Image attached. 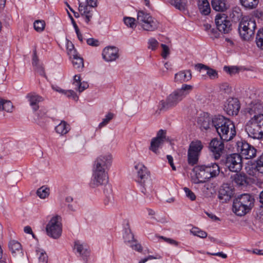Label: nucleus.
Listing matches in <instances>:
<instances>
[{"mask_svg":"<svg viewBox=\"0 0 263 263\" xmlns=\"http://www.w3.org/2000/svg\"><path fill=\"white\" fill-rule=\"evenodd\" d=\"M193 86L186 84L182 85L180 88L177 89L166 97L165 99L161 100L158 105L156 112L166 111L176 107L193 89Z\"/></svg>","mask_w":263,"mask_h":263,"instance_id":"obj_1","label":"nucleus"},{"mask_svg":"<svg viewBox=\"0 0 263 263\" xmlns=\"http://www.w3.org/2000/svg\"><path fill=\"white\" fill-rule=\"evenodd\" d=\"M213 123L214 129L222 141H230L235 137L236 132L234 123L229 118L223 116H216Z\"/></svg>","mask_w":263,"mask_h":263,"instance_id":"obj_2","label":"nucleus"},{"mask_svg":"<svg viewBox=\"0 0 263 263\" xmlns=\"http://www.w3.org/2000/svg\"><path fill=\"white\" fill-rule=\"evenodd\" d=\"M193 171L195 174V178L193 179L194 182L197 184L217 176L219 174V167L217 163H213L196 166Z\"/></svg>","mask_w":263,"mask_h":263,"instance_id":"obj_3","label":"nucleus"},{"mask_svg":"<svg viewBox=\"0 0 263 263\" xmlns=\"http://www.w3.org/2000/svg\"><path fill=\"white\" fill-rule=\"evenodd\" d=\"M136 170V181L140 184L141 191L145 195H148L152 192V182L150 178V173L142 164L138 163L135 165Z\"/></svg>","mask_w":263,"mask_h":263,"instance_id":"obj_4","label":"nucleus"},{"mask_svg":"<svg viewBox=\"0 0 263 263\" xmlns=\"http://www.w3.org/2000/svg\"><path fill=\"white\" fill-rule=\"evenodd\" d=\"M245 130L253 139H260L263 136V114L254 115L247 122Z\"/></svg>","mask_w":263,"mask_h":263,"instance_id":"obj_5","label":"nucleus"},{"mask_svg":"<svg viewBox=\"0 0 263 263\" xmlns=\"http://www.w3.org/2000/svg\"><path fill=\"white\" fill-rule=\"evenodd\" d=\"M254 201V198L250 194L240 195L234 200L233 211L238 216H243L253 208Z\"/></svg>","mask_w":263,"mask_h":263,"instance_id":"obj_6","label":"nucleus"},{"mask_svg":"<svg viewBox=\"0 0 263 263\" xmlns=\"http://www.w3.org/2000/svg\"><path fill=\"white\" fill-rule=\"evenodd\" d=\"M256 28V24L254 19L243 17L238 27L240 36L244 40H250L254 36Z\"/></svg>","mask_w":263,"mask_h":263,"instance_id":"obj_7","label":"nucleus"},{"mask_svg":"<svg viewBox=\"0 0 263 263\" xmlns=\"http://www.w3.org/2000/svg\"><path fill=\"white\" fill-rule=\"evenodd\" d=\"M137 23L146 31H153L158 27V23L149 13L140 11L137 14Z\"/></svg>","mask_w":263,"mask_h":263,"instance_id":"obj_8","label":"nucleus"},{"mask_svg":"<svg viewBox=\"0 0 263 263\" xmlns=\"http://www.w3.org/2000/svg\"><path fill=\"white\" fill-rule=\"evenodd\" d=\"M203 147L202 142L198 140L192 141L187 151V162L191 165L196 164Z\"/></svg>","mask_w":263,"mask_h":263,"instance_id":"obj_9","label":"nucleus"},{"mask_svg":"<svg viewBox=\"0 0 263 263\" xmlns=\"http://www.w3.org/2000/svg\"><path fill=\"white\" fill-rule=\"evenodd\" d=\"M61 218L59 216L53 217L46 226L47 235L54 239H57L61 235L62 226L61 221Z\"/></svg>","mask_w":263,"mask_h":263,"instance_id":"obj_10","label":"nucleus"},{"mask_svg":"<svg viewBox=\"0 0 263 263\" xmlns=\"http://www.w3.org/2000/svg\"><path fill=\"white\" fill-rule=\"evenodd\" d=\"M112 159L110 153L102 154L95 160L92 168L108 171L111 166Z\"/></svg>","mask_w":263,"mask_h":263,"instance_id":"obj_11","label":"nucleus"},{"mask_svg":"<svg viewBox=\"0 0 263 263\" xmlns=\"http://www.w3.org/2000/svg\"><path fill=\"white\" fill-rule=\"evenodd\" d=\"M236 151L241 154V158L249 159L255 157L256 155V149L252 145L243 140L236 142Z\"/></svg>","mask_w":263,"mask_h":263,"instance_id":"obj_12","label":"nucleus"},{"mask_svg":"<svg viewBox=\"0 0 263 263\" xmlns=\"http://www.w3.org/2000/svg\"><path fill=\"white\" fill-rule=\"evenodd\" d=\"M86 5H84L79 2V11L86 23L89 24L93 16V11L91 8L97 6V0H86Z\"/></svg>","mask_w":263,"mask_h":263,"instance_id":"obj_13","label":"nucleus"},{"mask_svg":"<svg viewBox=\"0 0 263 263\" xmlns=\"http://www.w3.org/2000/svg\"><path fill=\"white\" fill-rule=\"evenodd\" d=\"M108 172L92 168V175L90 185L95 188L105 184L108 181Z\"/></svg>","mask_w":263,"mask_h":263,"instance_id":"obj_14","label":"nucleus"},{"mask_svg":"<svg viewBox=\"0 0 263 263\" xmlns=\"http://www.w3.org/2000/svg\"><path fill=\"white\" fill-rule=\"evenodd\" d=\"M225 165L232 172H239L242 166L241 156L236 153L227 156Z\"/></svg>","mask_w":263,"mask_h":263,"instance_id":"obj_15","label":"nucleus"},{"mask_svg":"<svg viewBox=\"0 0 263 263\" xmlns=\"http://www.w3.org/2000/svg\"><path fill=\"white\" fill-rule=\"evenodd\" d=\"M215 23L218 30L223 33H228L231 30V23L224 14H218L216 16Z\"/></svg>","mask_w":263,"mask_h":263,"instance_id":"obj_16","label":"nucleus"},{"mask_svg":"<svg viewBox=\"0 0 263 263\" xmlns=\"http://www.w3.org/2000/svg\"><path fill=\"white\" fill-rule=\"evenodd\" d=\"M223 142L220 139L214 138L210 143V151L212 153L215 159H219L223 153L224 147Z\"/></svg>","mask_w":263,"mask_h":263,"instance_id":"obj_17","label":"nucleus"},{"mask_svg":"<svg viewBox=\"0 0 263 263\" xmlns=\"http://www.w3.org/2000/svg\"><path fill=\"white\" fill-rule=\"evenodd\" d=\"M240 108V103L236 98H230L227 100L224 109L230 116L237 115Z\"/></svg>","mask_w":263,"mask_h":263,"instance_id":"obj_18","label":"nucleus"},{"mask_svg":"<svg viewBox=\"0 0 263 263\" xmlns=\"http://www.w3.org/2000/svg\"><path fill=\"white\" fill-rule=\"evenodd\" d=\"M246 171L249 175L256 178L260 174H263V154L257 159L256 165L246 167Z\"/></svg>","mask_w":263,"mask_h":263,"instance_id":"obj_19","label":"nucleus"},{"mask_svg":"<svg viewBox=\"0 0 263 263\" xmlns=\"http://www.w3.org/2000/svg\"><path fill=\"white\" fill-rule=\"evenodd\" d=\"M102 57L107 62L115 61L119 57L118 49L114 46L106 47L103 50Z\"/></svg>","mask_w":263,"mask_h":263,"instance_id":"obj_20","label":"nucleus"},{"mask_svg":"<svg viewBox=\"0 0 263 263\" xmlns=\"http://www.w3.org/2000/svg\"><path fill=\"white\" fill-rule=\"evenodd\" d=\"M247 110L251 115L260 114L263 110V102L258 99L254 100L249 105Z\"/></svg>","mask_w":263,"mask_h":263,"instance_id":"obj_21","label":"nucleus"},{"mask_svg":"<svg viewBox=\"0 0 263 263\" xmlns=\"http://www.w3.org/2000/svg\"><path fill=\"white\" fill-rule=\"evenodd\" d=\"M26 97L29 102L30 105L34 111H36L39 109V106L38 104L44 100L42 97L35 92L28 93Z\"/></svg>","mask_w":263,"mask_h":263,"instance_id":"obj_22","label":"nucleus"},{"mask_svg":"<svg viewBox=\"0 0 263 263\" xmlns=\"http://www.w3.org/2000/svg\"><path fill=\"white\" fill-rule=\"evenodd\" d=\"M233 191L231 187L227 184L223 185L219 190L218 198L220 200H222L226 202L231 199L233 196Z\"/></svg>","mask_w":263,"mask_h":263,"instance_id":"obj_23","label":"nucleus"},{"mask_svg":"<svg viewBox=\"0 0 263 263\" xmlns=\"http://www.w3.org/2000/svg\"><path fill=\"white\" fill-rule=\"evenodd\" d=\"M192 79V72L190 70H181L175 74L174 81L176 83H184Z\"/></svg>","mask_w":263,"mask_h":263,"instance_id":"obj_24","label":"nucleus"},{"mask_svg":"<svg viewBox=\"0 0 263 263\" xmlns=\"http://www.w3.org/2000/svg\"><path fill=\"white\" fill-rule=\"evenodd\" d=\"M74 249L76 250L80 256H81L85 262L87 260V258L89 255V251L86 245L80 243L77 241L74 244Z\"/></svg>","mask_w":263,"mask_h":263,"instance_id":"obj_25","label":"nucleus"},{"mask_svg":"<svg viewBox=\"0 0 263 263\" xmlns=\"http://www.w3.org/2000/svg\"><path fill=\"white\" fill-rule=\"evenodd\" d=\"M230 176V180L233 184L238 186H242L247 183V176L244 174L235 172Z\"/></svg>","mask_w":263,"mask_h":263,"instance_id":"obj_26","label":"nucleus"},{"mask_svg":"<svg viewBox=\"0 0 263 263\" xmlns=\"http://www.w3.org/2000/svg\"><path fill=\"white\" fill-rule=\"evenodd\" d=\"M9 248L14 257L22 255V246L18 241L12 240L9 242Z\"/></svg>","mask_w":263,"mask_h":263,"instance_id":"obj_27","label":"nucleus"},{"mask_svg":"<svg viewBox=\"0 0 263 263\" xmlns=\"http://www.w3.org/2000/svg\"><path fill=\"white\" fill-rule=\"evenodd\" d=\"M215 117L211 119L209 116L200 117L198 120V123L200 125L201 128L204 129L214 128V120Z\"/></svg>","mask_w":263,"mask_h":263,"instance_id":"obj_28","label":"nucleus"},{"mask_svg":"<svg viewBox=\"0 0 263 263\" xmlns=\"http://www.w3.org/2000/svg\"><path fill=\"white\" fill-rule=\"evenodd\" d=\"M197 69L199 70H204L206 71V74L211 79L214 80L218 78V74L217 71L212 69L206 65L199 63L195 65Z\"/></svg>","mask_w":263,"mask_h":263,"instance_id":"obj_29","label":"nucleus"},{"mask_svg":"<svg viewBox=\"0 0 263 263\" xmlns=\"http://www.w3.org/2000/svg\"><path fill=\"white\" fill-rule=\"evenodd\" d=\"M73 85L75 86V89L79 92H82L88 87L87 82H81V77L79 74H76L73 77Z\"/></svg>","mask_w":263,"mask_h":263,"instance_id":"obj_30","label":"nucleus"},{"mask_svg":"<svg viewBox=\"0 0 263 263\" xmlns=\"http://www.w3.org/2000/svg\"><path fill=\"white\" fill-rule=\"evenodd\" d=\"M212 7L216 11L224 12L228 8L226 0H212Z\"/></svg>","mask_w":263,"mask_h":263,"instance_id":"obj_31","label":"nucleus"},{"mask_svg":"<svg viewBox=\"0 0 263 263\" xmlns=\"http://www.w3.org/2000/svg\"><path fill=\"white\" fill-rule=\"evenodd\" d=\"M47 110L46 108H41L36 114L35 122L40 126L44 125L47 119Z\"/></svg>","mask_w":263,"mask_h":263,"instance_id":"obj_32","label":"nucleus"},{"mask_svg":"<svg viewBox=\"0 0 263 263\" xmlns=\"http://www.w3.org/2000/svg\"><path fill=\"white\" fill-rule=\"evenodd\" d=\"M198 5L201 14L206 15L210 13L211 8L208 0H198Z\"/></svg>","mask_w":263,"mask_h":263,"instance_id":"obj_33","label":"nucleus"},{"mask_svg":"<svg viewBox=\"0 0 263 263\" xmlns=\"http://www.w3.org/2000/svg\"><path fill=\"white\" fill-rule=\"evenodd\" d=\"M56 132L61 135L66 134L70 130V126L64 121H62L55 127Z\"/></svg>","mask_w":263,"mask_h":263,"instance_id":"obj_34","label":"nucleus"},{"mask_svg":"<svg viewBox=\"0 0 263 263\" xmlns=\"http://www.w3.org/2000/svg\"><path fill=\"white\" fill-rule=\"evenodd\" d=\"M13 109L12 103L8 100H0V110L6 111L8 112H11Z\"/></svg>","mask_w":263,"mask_h":263,"instance_id":"obj_35","label":"nucleus"},{"mask_svg":"<svg viewBox=\"0 0 263 263\" xmlns=\"http://www.w3.org/2000/svg\"><path fill=\"white\" fill-rule=\"evenodd\" d=\"M71 59H72V63L74 68L80 69L83 68V59L78 55V53L76 54V56H72Z\"/></svg>","mask_w":263,"mask_h":263,"instance_id":"obj_36","label":"nucleus"},{"mask_svg":"<svg viewBox=\"0 0 263 263\" xmlns=\"http://www.w3.org/2000/svg\"><path fill=\"white\" fill-rule=\"evenodd\" d=\"M241 5L246 8L252 9L258 5L259 0H240Z\"/></svg>","mask_w":263,"mask_h":263,"instance_id":"obj_37","label":"nucleus"},{"mask_svg":"<svg viewBox=\"0 0 263 263\" xmlns=\"http://www.w3.org/2000/svg\"><path fill=\"white\" fill-rule=\"evenodd\" d=\"M163 142L164 141H162V140L153 138L151 141L149 149L155 153L157 154L158 153L159 147L162 144Z\"/></svg>","mask_w":263,"mask_h":263,"instance_id":"obj_38","label":"nucleus"},{"mask_svg":"<svg viewBox=\"0 0 263 263\" xmlns=\"http://www.w3.org/2000/svg\"><path fill=\"white\" fill-rule=\"evenodd\" d=\"M66 48L67 54L70 59L72 58V56H76L77 53V50L75 49L73 44L71 42L67 40Z\"/></svg>","mask_w":263,"mask_h":263,"instance_id":"obj_39","label":"nucleus"},{"mask_svg":"<svg viewBox=\"0 0 263 263\" xmlns=\"http://www.w3.org/2000/svg\"><path fill=\"white\" fill-rule=\"evenodd\" d=\"M170 3L180 10H184L185 8V0H170Z\"/></svg>","mask_w":263,"mask_h":263,"instance_id":"obj_40","label":"nucleus"},{"mask_svg":"<svg viewBox=\"0 0 263 263\" xmlns=\"http://www.w3.org/2000/svg\"><path fill=\"white\" fill-rule=\"evenodd\" d=\"M256 43L259 48L263 49V28L258 30L256 37Z\"/></svg>","mask_w":263,"mask_h":263,"instance_id":"obj_41","label":"nucleus"},{"mask_svg":"<svg viewBox=\"0 0 263 263\" xmlns=\"http://www.w3.org/2000/svg\"><path fill=\"white\" fill-rule=\"evenodd\" d=\"M191 233L195 236L204 238L207 237V233L204 231L200 230L198 228H193L191 230Z\"/></svg>","mask_w":263,"mask_h":263,"instance_id":"obj_42","label":"nucleus"},{"mask_svg":"<svg viewBox=\"0 0 263 263\" xmlns=\"http://www.w3.org/2000/svg\"><path fill=\"white\" fill-rule=\"evenodd\" d=\"M34 29L37 32L42 31L45 26V21L43 20H36L33 24Z\"/></svg>","mask_w":263,"mask_h":263,"instance_id":"obj_43","label":"nucleus"},{"mask_svg":"<svg viewBox=\"0 0 263 263\" xmlns=\"http://www.w3.org/2000/svg\"><path fill=\"white\" fill-rule=\"evenodd\" d=\"M49 191L48 188L42 186L37 190L36 194L41 198L44 199L49 195Z\"/></svg>","mask_w":263,"mask_h":263,"instance_id":"obj_44","label":"nucleus"},{"mask_svg":"<svg viewBox=\"0 0 263 263\" xmlns=\"http://www.w3.org/2000/svg\"><path fill=\"white\" fill-rule=\"evenodd\" d=\"M124 24L127 26L132 28H135L136 26L135 24V18L131 17H124L123 18Z\"/></svg>","mask_w":263,"mask_h":263,"instance_id":"obj_45","label":"nucleus"},{"mask_svg":"<svg viewBox=\"0 0 263 263\" xmlns=\"http://www.w3.org/2000/svg\"><path fill=\"white\" fill-rule=\"evenodd\" d=\"M114 114L112 113H108L106 116L105 118H104L102 121L99 124V127L102 128L105 125H106L113 118Z\"/></svg>","mask_w":263,"mask_h":263,"instance_id":"obj_46","label":"nucleus"},{"mask_svg":"<svg viewBox=\"0 0 263 263\" xmlns=\"http://www.w3.org/2000/svg\"><path fill=\"white\" fill-rule=\"evenodd\" d=\"M63 93L67 97L72 98L74 101H77L79 99V97L77 96L76 93L72 90H64Z\"/></svg>","mask_w":263,"mask_h":263,"instance_id":"obj_47","label":"nucleus"},{"mask_svg":"<svg viewBox=\"0 0 263 263\" xmlns=\"http://www.w3.org/2000/svg\"><path fill=\"white\" fill-rule=\"evenodd\" d=\"M38 253L39 263H47L48 256L46 253L43 250L39 251Z\"/></svg>","mask_w":263,"mask_h":263,"instance_id":"obj_48","label":"nucleus"},{"mask_svg":"<svg viewBox=\"0 0 263 263\" xmlns=\"http://www.w3.org/2000/svg\"><path fill=\"white\" fill-rule=\"evenodd\" d=\"M148 48L152 50H155L158 46V42L154 38H151L148 41Z\"/></svg>","mask_w":263,"mask_h":263,"instance_id":"obj_49","label":"nucleus"},{"mask_svg":"<svg viewBox=\"0 0 263 263\" xmlns=\"http://www.w3.org/2000/svg\"><path fill=\"white\" fill-rule=\"evenodd\" d=\"M125 242H132L134 241V237L133 234L130 232V230L126 231L125 234L123 236Z\"/></svg>","mask_w":263,"mask_h":263,"instance_id":"obj_50","label":"nucleus"},{"mask_svg":"<svg viewBox=\"0 0 263 263\" xmlns=\"http://www.w3.org/2000/svg\"><path fill=\"white\" fill-rule=\"evenodd\" d=\"M224 70L231 75L235 74L238 72V68L236 66H224Z\"/></svg>","mask_w":263,"mask_h":263,"instance_id":"obj_51","label":"nucleus"},{"mask_svg":"<svg viewBox=\"0 0 263 263\" xmlns=\"http://www.w3.org/2000/svg\"><path fill=\"white\" fill-rule=\"evenodd\" d=\"M183 190L185 193L186 196L190 199L192 201L195 200L196 199V196L195 194L189 188L184 187Z\"/></svg>","mask_w":263,"mask_h":263,"instance_id":"obj_52","label":"nucleus"},{"mask_svg":"<svg viewBox=\"0 0 263 263\" xmlns=\"http://www.w3.org/2000/svg\"><path fill=\"white\" fill-rule=\"evenodd\" d=\"M161 46L162 48V52L161 53V55L163 57V58L166 59L170 54L169 48L167 45L163 44H162L161 45Z\"/></svg>","mask_w":263,"mask_h":263,"instance_id":"obj_53","label":"nucleus"},{"mask_svg":"<svg viewBox=\"0 0 263 263\" xmlns=\"http://www.w3.org/2000/svg\"><path fill=\"white\" fill-rule=\"evenodd\" d=\"M87 44L91 46L97 47L100 45L99 40L94 38L88 39L86 41Z\"/></svg>","mask_w":263,"mask_h":263,"instance_id":"obj_54","label":"nucleus"},{"mask_svg":"<svg viewBox=\"0 0 263 263\" xmlns=\"http://www.w3.org/2000/svg\"><path fill=\"white\" fill-rule=\"evenodd\" d=\"M104 204L105 205L110 206L114 204V199L112 196H107L104 200Z\"/></svg>","mask_w":263,"mask_h":263,"instance_id":"obj_55","label":"nucleus"},{"mask_svg":"<svg viewBox=\"0 0 263 263\" xmlns=\"http://www.w3.org/2000/svg\"><path fill=\"white\" fill-rule=\"evenodd\" d=\"M130 246L133 249L139 252L142 250V247L141 245L139 243H137L136 240H134L132 242H131Z\"/></svg>","mask_w":263,"mask_h":263,"instance_id":"obj_56","label":"nucleus"},{"mask_svg":"<svg viewBox=\"0 0 263 263\" xmlns=\"http://www.w3.org/2000/svg\"><path fill=\"white\" fill-rule=\"evenodd\" d=\"M165 132L162 129H160L159 130V132L157 133V137L155 138L159 139V140H162V141L164 140L165 137Z\"/></svg>","mask_w":263,"mask_h":263,"instance_id":"obj_57","label":"nucleus"},{"mask_svg":"<svg viewBox=\"0 0 263 263\" xmlns=\"http://www.w3.org/2000/svg\"><path fill=\"white\" fill-rule=\"evenodd\" d=\"M160 238L163 239L165 241H166L171 245H174L175 246L178 245V242L176 241H175V240L169 238H166L163 236H160Z\"/></svg>","mask_w":263,"mask_h":263,"instance_id":"obj_58","label":"nucleus"},{"mask_svg":"<svg viewBox=\"0 0 263 263\" xmlns=\"http://www.w3.org/2000/svg\"><path fill=\"white\" fill-rule=\"evenodd\" d=\"M220 88L226 92H228L230 91V87L227 83L222 84L220 86Z\"/></svg>","mask_w":263,"mask_h":263,"instance_id":"obj_59","label":"nucleus"},{"mask_svg":"<svg viewBox=\"0 0 263 263\" xmlns=\"http://www.w3.org/2000/svg\"><path fill=\"white\" fill-rule=\"evenodd\" d=\"M208 254H210L214 256H218L221 257L223 258H226L227 257V255L223 253V252H218L215 253H210L209 252L207 253Z\"/></svg>","mask_w":263,"mask_h":263,"instance_id":"obj_60","label":"nucleus"},{"mask_svg":"<svg viewBox=\"0 0 263 263\" xmlns=\"http://www.w3.org/2000/svg\"><path fill=\"white\" fill-rule=\"evenodd\" d=\"M38 61L37 54H36V50H34L33 51V55L32 58V65L33 66H36L37 65V62Z\"/></svg>","mask_w":263,"mask_h":263,"instance_id":"obj_61","label":"nucleus"},{"mask_svg":"<svg viewBox=\"0 0 263 263\" xmlns=\"http://www.w3.org/2000/svg\"><path fill=\"white\" fill-rule=\"evenodd\" d=\"M206 215L211 218L213 220H219V218H218L216 215L213 214H210L209 213H206Z\"/></svg>","mask_w":263,"mask_h":263,"instance_id":"obj_62","label":"nucleus"},{"mask_svg":"<svg viewBox=\"0 0 263 263\" xmlns=\"http://www.w3.org/2000/svg\"><path fill=\"white\" fill-rule=\"evenodd\" d=\"M24 232L27 234H32V231L30 227L26 226L24 229Z\"/></svg>","mask_w":263,"mask_h":263,"instance_id":"obj_63","label":"nucleus"},{"mask_svg":"<svg viewBox=\"0 0 263 263\" xmlns=\"http://www.w3.org/2000/svg\"><path fill=\"white\" fill-rule=\"evenodd\" d=\"M253 253L259 255H263V250H259V249H254L253 251Z\"/></svg>","mask_w":263,"mask_h":263,"instance_id":"obj_64","label":"nucleus"}]
</instances>
